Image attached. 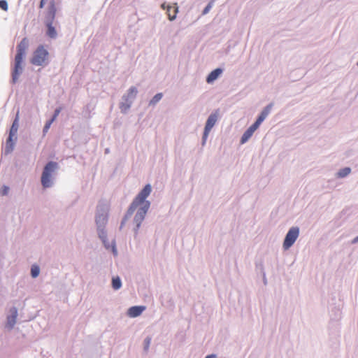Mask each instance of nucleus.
<instances>
[{
  "instance_id": "nucleus-1",
  "label": "nucleus",
  "mask_w": 358,
  "mask_h": 358,
  "mask_svg": "<svg viewBox=\"0 0 358 358\" xmlns=\"http://www.w3.org/2000/svg\"><path fill=\"white\" fill-rule=\"evenodd\" d=\"M152 188L150 185H146L144 188L138 194L129 208L126 217H131L137 209L134 217V222L136 224L137 229L139 228L141 222L150 208V202L146 201V198L150 195Z\"/></svg>"
},
{
  "instance_id": "nucleus-2",
  "label": "nucleus",
  "mask_w": 358,
  "mask_h": 358,
  "mask_svg": "<svg viewBox=\"0 0 358 358\" xmlns=\"http://www.w3.org/2000/svg\"><path fill=\"white\" fill-rule=\"evenodd\" d=\"M29 43L27 38H24L17 46V54L15 57V66L12 73L13 83H15L22 71V63L28 48Z\"/></svg>"
},
{
  "instance_id": "nucleus-3",
  "label": "nucleus",
  "mask_w": 358,
  "mask_h": 358,
  "mask_svg": "<svg viewBox=\"0 0 358 358\" xmlns=\"http://www.w3.org/2000/svg\"><path fill=\"white\" fill-rule=\"evenodd\" d=\"M57 169V164L55 162H48L44 167L41 176V184L44 188H48L52 185V176Z\"/></svg>"
},
{
  "instance_id": "nucleus-4",
  "label": "nucleus",
  "mask_w": 358,
  "mask_h": 358,
  "mask_svg": "<svg viewBox=\"0 0 358 358\" xmlns=\"http://www.w3.org/2000/svg\"><path fill=\"white\" fill-rule=\"evenodd\" d=\"M48 52L43 45H39L34 52L31 63L36 66H42L46 64L48 58Z\"/></svg>"
},
{
  "instance_id": "nucleus-5",
  "label": "nucleus",
  "mask_w": 358,
  "mask_h": 358,
  "mask_svg": "<svg viewBox=\"0 0 358 358\" xmlns=\"http://www.w3.org/2000/svg\"><path fill=\"white\" fill-rule=\"evenodd\" d=\"M18 129V113H17L16 117L13 122L11 126L9 136L7 139L5 152L6 154L10 153L14 147L15 141L16 140V134Z\"/></svg>"
},
{
  "instance_id": "nucleus-6",
  "label": "nucleus",
  "mask_w": 358,
  "mask_h": 358,
  "mask_svg": "<svg viewBox=\"0 0 358 358\" xmlns=\"http://www.w3.org/2000/svg\"><path fill=\"white\" fill-rule=\"evenodd\" d=\"M299 234V229L298 227H292L287 232L283 242V248L285 250H288L296 241Z\"/></svg>"
},
{
  "instance_id": "nucleus-7",
  "label": "nucleus",
  "mask_w": 358,
  "mask_h": 358,
  "mask_svg": "<svg viewBox=\"0 0 358 358\" xmlns=\"http://www.w3.org/2000/svg\"><path fill=\"white\" fill-rule=\"evenodd\" d=\"M56 6L54 1H51L47 10L43 12L44 22H54L56 15Z\"/></svg>"
},
{
  "instance_id": "nucleus-8",
  "label": "nucleus",
  "mask_w": 358,
  "mask_h": 358,
  "mask_svg": "<svg viewBox=\"0 0 358 358\" xmlns=\"http://www.w3.org/2000/svg\"><path fill=\"white\" fill-rule=\"evenodd\" d=\"M217 117H218L217 112L212 113L208 117L206 124L205 129H204V132H203V138L204 141L207 138L209 132L210 131L211 129L213 127L215 122H217Z\"/></svg>"
},
{
  "instance_id": "nucleus-9",
  "label": "nucleus",
  "mask_w": 358,
  "mask_h": 358,
  "mask_svg": "<svg viewBox=\"0 0 358 358\" xmlns=\"http://www.w3.org/2000/svg\"><path fill=\"white\" fill-rule=\"evenodd\" d=\"M259 126L257 125L255 122L252 124L243 134L241 143V144H243L246 143L249 138L253 135L254 132L258 129Z\"/></svg>"
},
{
  "instance_id": "nucleus-10",
  "label": "nucleus",
  "mask_w": 358,
  "mask_h": 358,
  "mask_svg": "<svg viewBox=\"0 0 358 358\" xmlns=\"http://www.w3.org/2000/svg\"><path fill=\"white\" fill-rule=\"evenodd\" d=\"M10 313L11 315L8 316L6 322V327L9 329H12L16 322V319L17 316V310L16 308H11Z\"/></svg>"
},
{
  "instance_id": "nucleus-11",
  "label": "nucleus",
  "mask_w": 358,
  "mask_h": 358,
  "mask_svg": "<svg viewBox=\"0 0 358 358\" xmlns=\"http://www.w3.org/2000/svg\"><path fill=\"white\" fill-rule=\"evenodd\" d=\"M145 309V306H132L129 308L127 314L130 317H136L139 316Z\"/></svg>"
},
{
  "instance_id": "nucleus-12",
  "label": "nucleus",
  "mask_w": 358,
  "mask_h": 358,
  "mask_svg": "<svg viewBox=\"0 0 358 358\" xmlns=\"http://www.w3.org/2000/svg\"><path fill=\"white\" fill-rule=\"evenodd\" d=\"M271 104H269L264 108V110L262 111L261 114L255 121V123L257 124V125L259 126L262 124V122L266 119V117L271 112Z\"/></svg>"
},
{
  "instance_id": "nucleus-13",
  "label": "nucleus",
  "mask_w": 358,
  "mask_h": 358,
  "mask_svg": "<svg viewBox=\"0 0 358 358\" xmlns=\"http://www.w3.org/2000/svg\"><path fill=\"white\" fill-rule=\"evenodd\" d=\"M178 12V8L176 6V3L174 4V6H167V15L169 17V19L170 20H173L176 17V15Z\"/></svg>"
},
{
  "instance_id": "nucleus-14",
  "label": "nucleus",
  "mask_w": 358,
  "mask_h": 358,
  "mask_svg": "<svg viewBox=\"0 0 358 358\" xmlns=\"http://www.w3.org/2000/svg\"><path fill=\"white\" fill-rule=\"evenodd\" d=\"M222 73V70L221 69H216L213 70L210 73L208 76L206 78V82L208 83H211L214 80H215Z\"/></svg>"
},
{
  "instance_id": "nucleus-15",
  "label": "nucleus",
  "mask_w": 358,
  "mask_h": 358,
  "mask_svg": "<svg viewBox=\"0 0 358 358\" xmlns=\"http://www.w3.org/2000/svg\"><path fill=\"white\" fill-rule=\"evenodd\" d=\"M47 27V35L52 38H55L57 36V31L55 28L53 27V22L45 23Z\"/></svg>"
},
{
  "instance_id": "nucleus-16",
  "label": "nucleus",
  "mask_w": 358,
  "mask_h": 358,
  "mask_svg": "<svg viewBox=\"0 0 358 358\" xmlns=\"http://www.w3.org/2000/svg\"><path fill=\"white\" fill-rule=\"evenodd\" d=\"M112 285L114 289H118L121 287L122 283L119 277H115L113 278Z\"/></svg>"
},
{
  "instance_id": "nucleus-17",
  "label": "nucleus",
  "mask_w": 358,
  "mask_h": 358,
  "mask_svg": "<svg viewBox=\"0 0 358 358\" xmlns=\"http://www.w3.org/2000/svg\"><path fill=\"white\" fill-rule=\"evenodd\" d=\"M96 222L97 224L99 225H104L107 222V215H101L96 217Z\"/></svg>"
},
{
  "instance_id": "nucleus-18",
  "label": "nucleus",
  "mask_w": 358,
  "mask_h": 358,
  "mask_svg": "<svg viewBox=\"0 0 358 358\" xmlns=\"http://www.w3.org/2000/svg\"><path fill=\"white\" fill-rule=\"evenodd\" d=\"M351 171V169L348 167L341 169L338 173V177L344 178L347 176Z\"/></svg>"
},
{
  "instance_id": "nucleus-19",
  "label": "nucleus",
  "mask_w": 358,
  "mask_h": 358,
  "mask_svg": "<svg viewBox=\"0 0 358 358\" xmlns=\"http://www.w3.org/2000/svg\"><path fill=\"white\" fill-rule=\"evenodd\" d=\"M138 90L135 87H131L128 90L127 98L134 99L137 94Z\"/></svg>"
},
{
  "instance_id": "nucleus-20",
  "label": "nucleus",
  "mask_w": 358,
  "mask_h": 358,
  "mask_svg": "<svg viewBox=\"0 0 358 358\" xmlns=\"http://www.w3.org/2000/svg\"><path fill=\"white\" fill-rule=\"evenodd\" d=\"M40 269L36 265H33L31 268V274L33 278H36L39 275Z\"/></svg>"
},
{
  "instance_id": "nucleus-21",
  "label": "nucleus",
  "mask_w": 358,
  "mask_h": 358,
  "mask_svg": "<svg viewBox=\"0 0 358 358\" xmlns=\"http://www.w3.org/2000/svg\"><path fill=\"white\" fill-rule=\"evenodd\" d=\"M162 97V93H158L152 99V100L150 101V103L151 104H155L156 103H157Z\"/></svg>"
},
{
  "instance_id": "nucleus-22",
  "label": "nucleus",
  "mask_w": 358,
  "mask_h": 358,
  "mask_svg": "<svg viewBox=\"0 0 358 358\" xmlns=\"http://www.w3.org/2000/svg\"><path fill=\"white\" fill-rule=\"evenodd\" d=\"M130 106H131V102H129L128 103H122L120 108L122 112L125 113L130 108Z\"/></svg>"
},
{
  "instance_id": "nucleus-23",
  "label": "nucleus",
  "mask_w": 358,
  "mask_h": 358,
  "mask_svg": "<svg viewBox=\"0 0 358 358\" xmlns=\"http://www.w3.org/2000/svg\"><path fill=\"white\" fill-rule=\"evenodd\" d=\"M0 8H1L2 10H3L5 11L8 10V3H7L6 1L0 0Z\"/></svg>"
},
{
  "instance_id": "nucleus-24",
  "label": "nucleus",
  "mask_w": 358,
  "mask_h": 358,
  "mask_svg": "<svg viewBox=\"0 0 358 358\" xmlns=\"http://www.w3.org/2000/svg\"><path fill=\"white\" fill-rule=\"evenodd\" d=\"M54 121L51 119L49 121H48L45 126H44V128H43V132L45 134L46 132H48V129H50L51 124H52Z\"/></svg>"
},
{
  "instance_id": "nucleus-25",
  "label": "nucleus",
  "mask_w": 358,
  "mask_h": 358,
  "mask_svg": "<svg viewBox=\"0 0 358 358\" xmlns=\"http://www.w3.org/2000/svg\"><path fill=\"white\" fill-rule=\"evenodd\" d=\"M213 1H212L209 2L208 4L206 6V8L203 10V15H206L209 12V10L211 9V8L213 6Z\"/></svg>"
},
{
  "instance_id": "nucleus-26",
  "label": "nucleus",
  "mask_w": 358,
  "mask_h": 358,
  "mask_svg": "<svg viewBox=\"0 0 358 358\" xmlns=\"http://www.w3.org/2000/svg\"><path fill=\"white\" fill-rule=\"evenodd\" d=\"M9 188L7 186H3L1 189L0 193L2 196H5L8 193Z\"/></svg>"
},
{
  "instance_id": "nucleus-27",
  "label": "nucleus",
  "mask_w": 358,
  "mask_h": 358,
  "mask_svg": "<svg viewBox=\"0 0 358 358\" xmlns=\"http://www.w3.org/2000/svg\"><path fill=\"white\" fill-rule=\"evenodd\" d=\"M151 338H146L145 340V350H148L149 348V346L150 345Z\"/></svg>"
},
{
  "instance_id": "nucleus-28",
  "label": "nucleus",
  "mask_w": 358,
  "mask_h": 358,
  "mask_svg": "<svg viewBox=\"0 0 358 358\" xmlns=\"http://www.w3.org/2000/svg\"><path fill=\"white\" fill-rule=\"evenodd\" d=\"M60 113V108H57L55 111V113L53 115V117H52V120L55 121L57 118V117L59 115Z\"/></svg>"
},
{
  "instance_id": "nucleus-29",
  "label": "nucleus",
  "mask_w": 358,
  "mask_h": 358,
  "mask_svg": "<svg viewBox=\"0 0 358 358\" xmlns=\"http://www.w3.org/2000/svg\"><path fill=\"white\" fill-rule=\"evenodd\" d=\"M47 0H41L39 4V8H43L46 3Z\"/></svg>"
},
{
  "instance_id": "nucleus-30",
  "label": "nucleus",
  "mask_w": 358,
  "mask_h": 358,
  "mask_svg": "<svg viewBox=\"0 0 358 358\" xmlns=\"http://www.w3.org/2000/svg\"><path fill=\"white\" fill-rule=\"evenodd\" d=\"M161 8L163 9V10H165L166 9L167 10V6L166 5L165 3H162V6H161Z\"/></svg>"
},
{
  "instance_id": "nucleus-31",
  "label": "nucleus",
  "mask_w": 358,
  "mask_h": 358,
  "mask_svg": "<svg viewBox=\"0 0 358 358\" xmlns=\"http://www.w3.org/2000/svg\"><path fill=\"white\" fill-rule=\"evenodd\" d=\"M205 358H216V355H210L206 356Z\"/></svg>"
},
{
  "instance_id": "nucleus-32",
  "label": "nucleus",
  "mask_w": 358,
  "mask_h": 358,
  "mask_svg": "<svg viewBox=\"0 0 358 358\" xmlns=\"http://www.w3.org/2000/svg\"><path fill=\"white\" fill-rule=\"evenodd\" d=\"M357 242H358V236L353 239L352 243H355Z\"/></svg>"
},
{
  "instance_id": "nucleus-33",
  "label": "nucleus",
  "mask_w": 358,
  "mask_h": 358,
  "mask_svg": "<svg viewBox=\"0 0 358 358\" xmlns=\"http://www.w3.org/2000/svg\"><path fill=\"white\" fill-rule=\"evenodd\" d=\"M106 236H102V235H99V237H101V238H103Z\"/></svg>"
},
{
  "instance_id": "nucleus-34",
  "label": "nucleus",
  "mask_w": 358,
  "mask_h": 358,
  "mask_svg": "<svg viewBox=\"0 0 358 358\" xmlns=\"http://www.w3.org/2000/svg\"><path fill=\"white\" fill-rule=\"evenodd\" d=\"M113 252H116L115 246H113Z\"/></svg>"
},
{
  "instance_id": "nucleus-35",
  "label": "nucleus",
  "mask_w": 358,
  "mask_h": 358,
  "mask_svg": "<svg viewBox=\"0 0 358 358\" xmlns=\"http://www.w3.org/2000/svg\"><path fill=\"white\" fill-rule=\"evenodd\" d=\"M357 65H358V61H357Z\"/></svg>"
}]
</instances>
